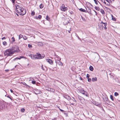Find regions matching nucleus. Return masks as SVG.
Returning a JSON list of instances; mask_svg holds the SVG:
<instances>
[{"mask_svg": "<svg viewBox=\"0 0 120 120\" xmlns=\"http://www.w3.org/2000/svg\"><path fill=\"white\" fill-rule=\"evenodd\" d=\"M56 58H58V59H55V62L56 63V64H57L59 65L60 66H62L63 65V63L60 61L61 60V59L60 58H58L59 56L57 55L56 56Z\"/></svg>", "mask_w": 120, "mask_h": 120, "instance_id": "20e7f679", "label": "nucleus"}, {"mask_svg": "<svg viewBox=\"0 0 120 120\" xmlns=\"http://www.w3.org/2000/svg\"><path fill=\"white\" fill-rule=\"evenodd\" d=\"M55 90L54 89L51 88V90L50 91H51L53 92H54L55 91Z\"/></svg>", "mask_w": 120, "mask_h": 120, "instance_id": "2f4dec72", "label": "nucleus"}, {"mask_svg": "<svg viewBox=\"0 0 120 120\" xmlns=\"http://www.w3.org/2000/svg\"><path fill=\"white\" fill-rule=\"evenodd\" d=\"M41 68L44 71H46L47 70L46 67L45 66L43 67L42 64H41Z\"/></svg>", "mask_w": 120, "mask_h": 120, "instance_id": "ddd939ff", "label": "nucleus"}, {"mask_svg": "<svg viewBox=\"0 0 120 120\" xmlns=\"http://www.w3.org/2000/svg\"><path fill=\"white\" fill-rule=\"evenodd\" d=\"M70 13H71L72 15L73 14V11H71L70 12Z\"/></svg>", "mask_w": 120, "mask_h": 120, "instance_id": "09e8293b", "label": "nucleus"}, {"mask_svg": "<svg viewBox=\"0 0 120 120\" xmlns=\"http://www.w3.org/2000/svg\"><path fill=\"white\" fill-rule=\"evenodd\" d=\"M8 97L10 99H11V98L10 97Z\"/></svg>", "mask_w": 120, "mask_h": 120, "instance_id": "680f3d73", "label": "nucleus"}, {"mask_svg": "<svg viewBox=\"0 0 120 120\" xmlns=\"http://www.w3.org/2000/svg\"><path fill=\"white\" fill-rule=\"evenodd\" d=\"M90 4V5L92 6V7H93V5H92L90 3H89Z\"/></svg>", "mask_w": 120, "mask_h": 120, "instance_id": "4d7b16f0", "label": "nucleus"}, {"mask_svg": "<svg viewBox=\"0 0 120 120\" xmlns=\"http://www.w3.org/2000/svg\"><path fill=\"white\" fill-rule=\"evenodd\" d=\"M23 38L25 40L27 39V37L25 36H24L23 37Z\"/></svg>", "mask_w": 120, "mask_h": 120, "instance_id": "f704fd0d", "label": "nucleus"}, {"mask_svg": "<svg viewBox=\"0 0 120 120\" xmlns=\"http://www.w3.org/2000/svg\"><path fill=\"white\" fill-rule=\"evenodd\" d=\"M103 23H104V22H103L102 21H101V24H103Z\"/></svg>", "mask_w": 120, "mask_h": 120, "instance_id": "13d9d810", "label": "nucleus"}, {"mask_svg": "<svg viewBox=\"0 0 120 120\" xmlns=\"http://www.w3.org/2000/svg\"><path fill=\"white\" fill-rule=\"evenodd\" d=\"M78 98L79 99H81L82 98V97L80 96H78Z\"/></svg>", "mask_w": 120, "mask_h": 120, "instance_id": "a19ab883", "label": "nucleus"}, {"mask_svg": "<svg viewBox=\"0 0 120 120\" xmlns=\"http://www.w3.org/2000/svg\"><path fill=\"white\" fill-rule=\"evenodd\" d=\"M105 8L106 9H109V10H110V9L108 8H107L106 7H105Z\"/></svg>", "mask_w": 120, "mask_h": 120, "instance_id": "864d4df0", "label": "nucleus"}, {"mask_svg": "<svg viewBox=\"0 0 120 120\" xmlns=\"http://www.w3.org/2000/svg\"><path fill=\"white\" fill-rule=\"evenodd\" d=\"M32 83L33 84H35L36 83V81H32Z\"/></svg>", "mask_w": 120, "mask_h": 120, "instance_id": "ea45409f", "label": "nucleus"}, {"mask_svg": "<svg viewBox=\"0 0 120 120\" xmlns=\"http://www.w3.org/2000/svg\"><path fill=\"white\" fill-rule=\"evenodd\" d=\"M5 37H3V38H2V40H3L4 39H5Z\"/></svg>", "mask_w": 120, "mask_h": 120, "instance_id": "603ef678", "label": "nucleus"}, {"mask_svg": "<svg viewBox=\"0 0 120 120\" xmlns=\"http://www.w3.org/2000/svg\"><path fill=\"white\" fill-rule=\"evenodd\" d=\"M60 9L62 11H65L67 10L68 8L66 7H65L64 4H63L61 7Z\"/></svg>", "mask_w": 120, "mask_h": 120, "instance_id": "0eeeda50", "label": "nucleus"}, {"mask_svg": "<svg viewBox=\"0 0 120 120\" xmlns=\"http://www.w3.org/2000/svg\"><path fill=\"white\" fill-rule=\"evenodd\" d=\"M46 19L47 20L49 21L50 19L49 17L47 15L46 16Z\"/></svg>", "mask_w": 120, "mask_h": 120, "instance_id": "a878e982", "label": "nucleus"}, {"mask_svg": "<svg viewBox=\"0 0 120 120\" xmlns=\"http://www.w3.org/2000/svg\"><path fill=\"white\" fill-rule=\"evenodd\" d=\"M21 110L22 112H24L25 111V109L24 108H22L21 109Z\"/></svg>", "mask_w": 120, "mask_h": 120, "instance_id": "72a5a7b5", "label": "nucleus"}, {"mask_svg": "<svg viewBox=\"0 0 120 120\" xmlns=\"http://www.w3.org/2000/svg\"><path fill=\"white\" fill-rule=\"evenodd\" d=\"M12 1V2L13 4H15V0H11Z\"/></svg>", "mask_w": 120, "mask_h": 120, "instance_id": "37998d69", "label": "nucleus"}, {"mask_svg": "<svg viewBox=\"0 0 120 120\" xmlns=\"http://www.w3.org/2000/svg\"><path fill=\"white\" fill-rule=\"evenodd\" d=\"M94 12L96 13V15H97V13L95 11V10H94Z\"/></svg>", "mask_w": 120, "mask_h": 120, "instance_id": "6e6d98bb", "label": "nucleus"}, {"mask_svg": "<svg viewBox=\"0 0 120 120\" xmlns=\"http://www.w3.org/2000/svg\"><path fill=\"white\" fill-rule=\"evenodd\" d=\"M97 78L96 77L93 78L92 79V81L93 82H94L97 81Z\"/></svg>", "mask_w": 120, "mask_h": 120, "instance_id": "dca6fc26", "label": "nucleus"}, {"mask_svg": "<svg viewBox=\"0 0 120 120\" xmlns=\"http://www.w3.org/2000/svg\"><path fill=\"white\" fill-rule=\"evenodd\" d=\"M78 38L79 39H80V38L78 36Z\"/></svg>", "mask_w": 120, "mask_h": 120, "instance_id": "0e129e2a", "label": "nucleus"}, {"mask_svg": "<svg viewBox=\"0 0 120 120\" xmlns=\"http://www.w3.org/2000/svg\"><path fill=\"white\" fill-rule=\"evenodd\" d=\"M3 44L4 45H7V43L6 42L4 41L3 42Z\"/></svg>", "mask_w": 120, "mask_h": 120, "instance_id": "e433bc0d", "label": "nucleus"}, {"mask_svg": "<svg viewBox=\"0 0 120 120\" xmlns=\"http://www.w3.org/2000/svg\"><path fill=\"white\" fill-rule=\"evenodd\" d=\"M28 47L29 48H31L32 47V45H28Z\"/></svg>", "mask_w": 120, "mask_h": 120, "instance_id": "c03bdc74", "label": "nucleus"}, {"mask_svg": "<svg viewBox=\"0 0 120 120\" xmlns=\"http://www.w3.org/2000/svg\"><path fill=\"white\" fill-rule=\"evenodd\" d=\"M105 101H107L108 99V98L105 97V98L103 99Z\"/></svg>", "mask_w": 120, "mask_h": 120, "instance_id": "5701e85b", "label": "nucleus"}, {"mask_svg": "<svg viewBox=\"0 0 120 120\" xmlns=\"http://www.w3.org/2000/svg\"><path fill=\"white\" fill-rule=\"evenodd\" d=\"M41 15H39L38 16V18L39 19H41Z\"/></svg>", "mask_w": 120, "mask_h": 120, "instance_id": "58836bf2", "label": "nucleus"}, {"mask_svg": "<svg viewBox=\"0 0 120 120\" xmlns=\"http://www.w3.org/2000/svg\"><path fill=\"white\" fill-rule=\"evenodd\" d=\"M21 4L15 6L16 10L20 15H23L26 14V10L21 6Z\"/></svg>", "mask_w": 120, "mask_h": 120, "instance_id": "f257e3e1", "label": "nucleus"}, {"mask_svg": "<svg viewBox=\"0 0 120 120\" xmlns=\"http://www.w3.org/2000/svg\"><path fill=\"white\" fill-rule=\"evenodd\" d=\"M110 98L111 99V100L113 101L114 100V99L113 98V96L112 95H110Z\"/></svg>", "mask_w": 120, "mask_h": 120, "instance_id": "c756f323", "label": "nucleus"}, {"mask_svg": "<svg viewBox=\"0 0 120 120\" xmlns=\"http://www.w3.org/2000/svg\"><path fill=\"white\" fill-rule=\"evenodd\" d=\"M90 70L91 71H93L94 70L93 67L91 66H90L89 67Z\"/></svg>", "mask_w": 120, "mask_h": 120, "instance_id": "a211bd4d", "label": "nucleus"}, {"mask_svg": "<svg viewBox=\"0 0 120 120\" xmlns=\"http://www.w3.org/2000/svg\"><path fill=\"white\" fill-rule=\"evenodd\" d=\"M87 79H88V81L89 82H90L91 81V79L90 78H88Z\"/></svg>", "mask_w": 120, "mask_h": 120, "instance_id": "c9c22d12", "label": "nucleus"}, {"mask_svg": "<svg viewBox=\"0 0 120 120\" xmlns=\"http://www.w3.org/2000/svg\"><path fill=\"white\" fill-rule=\"evenodd\" d=\"M80 93L83 94L85 95L86 96H88V93L87 92L85 91L84 90H80Z\"/></svg>", "mask_w": 120, "mask_h": 120, "instance_id": "423d86ee", "label": "nucleus"}, {"mask_svg": "<svg viewBox=\"0 0 120 120\" xmlns=\"http://www.w3.org/2000/svg\"><path fill=\"white\" fill-rule=\"evenodd\" d=\"M103 24L104 25V26H103V27L104 28L105 30H106L107 29L106 27V26L107 25L106 23H103Z\"/></svg>", "mask_w": 120, "mask_h": 120, "instance_id": "4468645a", "label": "nucleus"}, {"mask_svg": "<svg viewBox=\"0 0 120 120\" xmlns=\"http://www.w3.org/2000/svg\"><path fill=\"white\" fill-rule=\"evenodd\" d=\"M11 49L14 53L15 52H19V48L17 45L13 46L12 48Z\"/></svg>", "mask_w": 120, "mask_h": 120, "instance_id": "7ed1b4c3", "label": "nucleus"}, {"mask_svg": "<svg viewBox=\"0 0 120 120\" xmlns=\"http://www.w3.org/2000/svg\"><path fill=\"white\" fill-rule=\"evenodd\" d=\"M36 56L33 55L31 54L30 55V57L32 59H38V58L36 57Z\"/></svg>", "mask_w": 120, "mask_h": 120, "instance_id": "6e6552de", "label": "nucleus"}, {"mask_svg": "<svg viewBox=\"0 0 120 120\" xmlns=\"http://www.w3.org/2000/svg\"><path fill=\"white\" fill-rule=\"evenodd\" d=\"M11 40L13 41H15V39L14 37H12L11 38Z\"/></svg>", "mask_w": 120, "mask_h": 120, "instance_id": "4c0bfd02", "label": "nucleus"}, {"mask_svg": "<svg viewBox=\"0 0 120 120\" xmlns=\"http://www.w3.org/2000/svg\"><path fill=\"white\" fill-rule=\"evenodd\" d=\"M60 110L61 112H63L64 111L62 110V109H60Z\"/></svg>", "mask_w": 120, "mask_h": 120, "instance_id": "8fccbe9b", "label": "nucleus"}, {"mask_svg": "<svg viewBox=\"0 0 120 120\" xmlns=\"http://www.w3.org/2000/svg\"><path fill=\"white\" fill-rule=\"evenodd\" d=\"M46 89L47 90L50 91L51 90V88L49 87H47L46 88Z\"/></svg>", "mask_w": 120, "mask_h": 120, "instance_id": "b1692460", "label": "nucleus"}, {"mask_svg": "<svg viewBox=\"0 0 120 120\" xmlns=\"http://www.w3.org/2000/svg\"><path fill=\"white\" fill-rule=\"evenodd\" d=\"M101 13H102L103 14H105V12H104V11L102 9H101Z\"/></svg>", "mask_w": 120, "mask_h": 120, "instance_id": "412c9836", "label": "nucleus"}, {"mask_svg": "<svg viewBox=\"0 0 120 120\" xmlns=\"http://www.w3.org/2000/svg\"><path fill=\"white\" fill-rule=\"evenodd\" d=\"M88 8V10H90V11H91V10H90V8Z\"/></svg>", "mask_w": 120, "mask_h": 120, "instance_id": "bf43d9fd", "label": "nucleus"}, {"mask_svg": "<svg viewBox=\"0 0 120 120\" xmlns=\"http://www.w3.org/2000/svg\"><path fill=\"white\" fill-rule=\"evenodd\" d=\"M112 20L114 21H116L115 18L112 15Z\"/></svg>", "mask_w": 120, "mask_h": 120, "instance_id": "4be33fe9", "label": "nucleus"}, {"mask_svg": "<svg viewBox=\"0 0 120 120\" xmlns=\"http://www.w3.org/2000/svg\"><path fill=\"white\" fill-rule=\"evenodd\" d=\"M89 76H90V75L89 74H88L87 75L86 77L87 78H89Z\"/></svg>", "mask_w": 120, "mask_h": 120, "instance_id": "79ce46f5", "label": "nucleus"}, {"mask_svg": "<svg viewBox=\"0 0 120 120\" xmlns=\"http://www.w3.org/2000/svg\"><path fill=\"white\" fill-rule=\"evenodd\" d=\"M23 36L21 34H20L19 36V39H20L21 38L23 37Z\"/></svg>", "mask_w": 120, "mask_h": 120, "instance_id": "393cba45", "label": "nucleus"}, {"mask_svg": "<svg viewBox=\"0 0 120 120\" xmlns=\"http://www.w3.org/2000/svg\"><path fill=\"white\" fill-rule=\"evenodd\" d=\"M16 15H17L18 16V14H16Z\"/></svg>", "mask_w": 120, "mask_h": 120, "instance_id": "69168bd1", "label": "nucleus"}, {"mask_svg": "<svg viewBox=\"0 0 120 120\" xmlns=\"http://www.w3.org/2000/svg\"><path fill=\"white\" fill-rule=\"evenodd\" d=\"M70 30L69 31H68V32L69 33H70V31L71 30V28H70Z\"/></svg>", "mask_w": 120, "mask_h": 120, "instance_id": "de8ad7c7", "label": "nucleus"}, {"mask_svg": "<svg viewBox=\"0 0 120 120\" xmlns=\"http://www.w3.org/2000/svg\"><path fill=\"white\" fill-rule=\"evenodd\" d=\"M97 10L99 11L100 9V8L98 7H94Z\"/></svg>", "mask_w": 120, "mask_h": 120, "instance_id": "f3484780", "label": "nucleus"}, {"mask_svg": "<svg viewBox=\"0 0 120 120\" xmlns=\"http://www.w3.org/2000/svg\"><path fill=\"white\" fill-rule=\"evenodd\" d=\"M38 45H43V44L42 42H38Z\"/></svg>", "mask_w": 120, "mask_h": 120, "instance_id": "7c9ffc66", "label": "nucleus"}, {"mask_svg": "<svg viewBox=\"0 0 120 120\" xmlns=\"http://www.w3.org/2000/svg\"><path fill=\"white\" fill-rule=\"evenodd\" d=\"M79 10L82 12H86V10L83 8H80L79 9Z\"/></svg>", "mask_w": 120, "mask_h": 120, "instance_id": "2eb2a0df", "label": "nucleus"}, {"mask_svg": "<svg viewBox=\"0 0 120 120\" xmlns=\"http://www.w3.org/2000/svg\"><path fill=\"white\" fill-rule=\"evenodd\" d=\"M6 105L4 104L3 102L0 103V110L4 109L6 108L7 106Z\"/></svg>", "mask_w": 120, "mask_h": 120, "instance_id": "39448f33", "label": "nucleus"}, {"mask_svg": "<svg viewBox=\"0 0 120 120\" xmlns=\"http://www.w3.org/2000/svg\"><path fill=\"white\" fill-rule=\"evenodd\" d=\"M38 91V93L37 92V93H35L36 94H38V93H41V91L40 90H36V91Z\"/></svg>", "mask_w": 120, "mask_h": 120, "instance_id": "473e14b6", "label": "nucleus"}, {"mask_svg": "<svg viewBox=\"0 0 120 120\" xmlns=\"http://www.w3.org/2000/svg\"><path fill=\"white\" fill-rule=\"evenodd\" d=\"M35 15V12L34 11H32L31 13V15L32 16H34Z\"/></svg>", "mask_w": 120, "mask_h": 120, "instance_id": "c85d7f7f", "label": "nucleus"}, {"mask_svg": "<svg viewBox=\"0 0 120 120\" xmlns=\"http://www.w3.org/2000/svg\"><path fill=\"white\" fill-rule=\"evenodd\" d=\"M46 61L51 64H53V62L52 60L49 59H46Z\"/></svg>", "mask_w": 120, "mask_h": 120, "instance_id": "9b49d317", "label": "nucleus"}, {"mask_svg": "<svg viewBox=\"0 0 120 120\" xmlns=\"http://www.w3.org/2000/svg\"><path fill=\"white\" fill-rule=\"evenodd\" d=\"M44 7V5L43 4H41L39 5L40 8H42Z\"/></svg>", "mask_w": 120, "mask_h": 120, "instance_id": "6ab92c4d", "label": "nucleus"}, {"mask_svg": "<svg viewBox=\"0 0 120 120\" xmlns=\"http://www.w3.org/2000/svg\"><path fill=\"white\" fill-rule=\"evenodd\" d=\"M37 56H38V57H39V58H38V59H41L43 58L45 56V55H43V56H41V55L40 54H38L37 53Z\"/></svg>", "mask_w": 120, "mask_h": 120, "instance_id": "9d476101", "label": "nucleus"}, {"mask_svg": "<svg viewBox=\"0 0 120 120\" xmlns=\"http://www.w3.org/2000/svg\"><path fill=\"white\" fill-rule=\"evenodd\" d=\"M10 91L12 93H13V91L11 89L10 90Z\"/></svg>", "mask_w": 120, "mask_h": 120, "instance_id": "a18cd8bd", "label": "nucleus"}, {"mask_svg": "<svg viewBox=\"0 0 120 120\" xmlns=\"http://www.w3.org/2000/svg\"><path fill=\"white\" fill-rule=\"evenodd\" d=\"M80 79H81V80H82V78L80 77Z\"/></svg>", "mask_w": 120, "mask_h": 120, "instance_id": "e2e57ef3", "label": "nucleus"}, {"mask_svg": "<svg viewBox=\"0 0 120 120\" xmlns=\"http://www.w3.org/2000/svg\"><path fill=\"white\" fill-rule=\"evenodd\" d=\"M25 58V57H24L23 56H21L19 57H17L15 58L14 59V60H17V59L20 60L21 58Z\"/></svg>", "mask_w": 120, "mask_h": 120, "instance_id": "f8f14e48", "label": "nucleus"}, {"mask_svg": "<svg viewBox=\"0 0 120 120\" xmlns=\"http://www.w3.org/2000/svg\"><path fill=\"white\" fill-rule=\"evenodd\" d=\"M28 45H30V44H28Z\"/></svg>", "mask_w": 120, "mask_h": 120, "instance_id": "774afa93", "label": "nucleus"}, {"mask_svg": "<svg viewBox=\"0 0 120 120\" xmlns=\"http://www.w3.org/2000/svg\"><path fill=\"white\" fill-rule=\"evenodd\" d=\"M96 105H97V104H96Z\"/></svg>", "mask_w": 120, "mask_h": 120, "instance_id": "338daca9", "label": "nucleus"}, {"mask_svg": "<svg viewBox=\"0 0 120 120\" xmlns=\"http://www.w3.org/2000/svg\"><path fill=\"white\" fill-rule=\"evenodd\" d=\"M82 19H83V21H85V19L84 18H83L82 17Z\"/></svg>", "mask_w": 120, "mask_h": 120, "instance_id": "3c124183", "label": "nucleus"}, {"mask_svg": "<svg viewBox=\"0 0 120 120\" xmlns=\"http://www.w3.org/2000/svg\"><path fill=\"white\" fill-rule=\"evenodd\" d=\"M98 26L101 30H102L103 29V26L102 24L100 23H98Z\"/></svg>", "mask_w": 120, "mask_h": 120, "instance_id": "1a4fd4ad", "label": "nucleus"}, {"mask_svg": "<svg viewBox=\"0 0 120 120\" xmlns=\"http://www.w3.org/2000/svg\"><path fill=\"white\" fill-rule=\"evenodd\" d=\"M104 3H105V4H106V2L105 1H104Z\"/></svg>", "mask_w": 120, "mask_h": 120, "instance_id": "052dcab7", "label": "nucleus"}, {"mask_svg": "<svg viewBox=\"0 0 120 120\" xmlns=\"http://www.w3.org/2000/svg\"><path fill=\"white\" fill-rule=\"evenodd\" d=\"M106 4L107 5L109 6V5H110V3L109 2V3H108L107 4Z\"/></svg>", "mask_w": 120, "mask_h": 120, "instance_id": "49530a36", "label": "nucleus"}, {"mask_svg": "<svg viewBox=\"0 0 120 120\" xmlns=\"http://www.w3.org/2000/svg\"><path fill=\"white\" fill-rule=\"evenodd\" d=\"M94 0V1L95 4H98L97 1H98L99 3H100L97 0Z\"/></svg>", "mask_w": 120, "mask_h": 120, "instance_id": "bb28decb", "label": "nucleus"}, {"mask_svg": "<svg viewBox=\"0 0 120 120\" xmlns=\"http://www.w3.org/2000/svg\"><path fill=\"white\" fill-rule=\"evenodd\" d=\"M5 71L7 72H8L9 71V70H5Z\"/></svg>", "mask_w": 120, "mask_h": 120, "instance_id": "5fc2aeb1", "label": "nucleus"}, {"mask_svg": "<svg viewBox=\"0 0 120 120\" xmlns=\"http://www.w3.org/2000/svg\"><path fill=\"white\" fill-rule=\"evenodd\" d=\"M5 56H11L14 54L13 51L11 49H7L4 52Z\"/></svg>", "mask_w": 120, "mask_h": 120, "instance_id": "f03ea898", "label": "nucleus"}, {"mask_svg": "<svg viewBox=\"0 0 120 120\" xmlns=\"http://www.w3.org/2000/svg\"><path fill=\"white\" fill-rule=\"evenodd\" d=\"M119 95V94L117 92H115L114 93V95L115 96H117Z\"/></svg>", "mask_w": 120, "mask_h": 120, "instance_id": "cd10ccee", "label": "nucleus"}, {"mask_svg": "<svg viewBox=\"0 0 120 120\" xmlns=\"http://www.w3.org/2000/svg\"><path fill=\"white\" fill-rule=\"evenodd\" d=\"M22 83L24 85H25L26 86H28L29 87V86L28 85H27L25 82H22Z\"/></svg>", "mask_w": 120, "mask_h": 120, "instance_id": "aec40b11", "label": "nucleus"}]
</instances>
